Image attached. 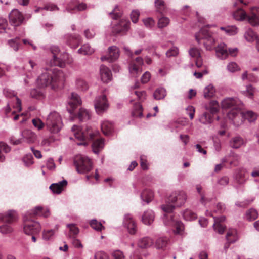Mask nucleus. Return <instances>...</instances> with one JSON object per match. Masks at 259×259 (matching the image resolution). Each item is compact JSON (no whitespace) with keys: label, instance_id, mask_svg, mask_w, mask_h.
<instances>
[{"label":"nucleus","instance_id":"obj_33","mask_svg":"<svg viewBox=\"0 0 259 259\" xmlns=\"http://www.w3.org/2000/svg\"><path fill=\"white\" fill-rule=\"evenodd\" d=\"M245 144L244 140L240 137L237 136L231 139L230 146L233 148H239Z\"/></svg>","mask_w":259,"mask_h":259},{"label":"nucleus","instance_id":"obj_48","mask_svg":"<svg viewBox=\"0 0 259 259\" xmlns=\"http://www.w3.org/2000/svg\"><path fill=\"white\" fill-rule=\"evenodd\" d=\"M199 121L200 122L204 124H209L212 122V117L209 113L204 112L200 117Z\"/></svg>","mask_w":259,"mask_h":259},{"label":"nucleus","instance_id":"obj_31","mask_svg":"<svg viewBox=\"0 0 259 259\" xmlns=\"http://www.w3.org/2000/svg\"><path fill=\"white\" fill-rule=\"evenodd\" d=\"M67 39V44L74 48H77L81 42V38L79 35H68Z\"/></svg>","mask_w":259,"mask_h":259},{"label":"nucleus","instance_id":"obj_36","mask_svg":"<svg viewBox=\"0 0 259 259\" xmlns=\"http://www.w3.org/2000/svg\"><path fill=\"white\" fill-rule=\"evenodd\" d=\"M141 198L143 201L148 203L152 201L153 198V193L150 190H145L141 193Z\"/></svg>","mask_w":259,"mask_h":259},{"label":"nucleus","instance_id":"obj_11","mask_svg":"<svg viewBox=\"0 0 259 259\" xmlns=\"http://www.w3.org/2000/svg\"><path fill=\"white\" fill-rule=\"evenodd\" d=\"M25 20L23 14L18 9H15L11 11L9 14V21L10 23L14 26L21 25Z\"/></svg>","mask_w":259,"mask_h":259},{"label":"nucleus","instance_id":"obj_44","mask_svg":"<svg viewBox=\"0 0 259 259\" xmlns=\"http://www.w3.org/2000/svg\"><path fill=\"white\" fill-rule=\"evenodd\" d=\"M257 217L258 212L256 210L250 208L246 212L245 218L249 221H251L256 219Z\"/></svg>","mask_w":259,"mask_h":259},{"label":"nucleus","instance_id":"obj_26","mask_svg":"<svg viewBox=\"0 0 259 259\" xmlns=\"http://www.w3.org/2000/svg\"><path fill=\"white\" fill-rule=\"evenodd\" d=\"M85 4L83 3L73 2L70 4L67 8V11L71 12L72 11H81L87 9Z\"/></svg>","mask_w":259,"mask_h":259},{"label":"nucleus","instance_id":"obj_63","mask_svg":"<svg viewBox=\"0 0 259 259\" xmlns=\"http://www.w3.org/2000/svg\"><path fill=\"white\" fill-rule=\"evenodd\" d=\"M139 16L140 12L139 10H134L132 11L131 13V18L133 23H136L138 22Z\"/></svg>","mask_w":259,"mask_h":259},{"label":"nucleus","instance_id":"obj_58","mask_svg":"<svg viewBox=\"0 0 259 259\" xmlns=\"http://www.w3.org/2000/svg\"><path fill=\"white\" fill-rule=\"evenodd\" d=\"M144 25L146 27L149 29L153 28L155 24V22L154 19L151 17L146 18L143 20Z\"/></svg>","mask_w":259,"mask_h":259},{"label":"nucleus","instance_id":"obj_21","mask_svg":"<svg viewBox=\"0 0 259 259\" xmlns=\"http://www.w3.org/2000/svg\"><path fill=\"white\" fill-rule=\"evenodd\" d=\"M215 49V52L217 57L221 59L227 58L228 55V52L227 46L224 43L219 44Z\"/></svg>","mask_w":259,"mask_h":259},{"label":"nucleus","instance_id":"obj_32","mask_svg":"<svg viewBox=\"0 0 259 259\" xmlns=\"http://www.w3.org/2000/svg\"><path fill=\"white\" fill-rule=\"evenodd\" d=\"M67 227L69 229V233L67 234V237L70 239L75 238L79 232L78 227L73 224H67Z\"/></svg>","mask_w":259,"mask_h":259},{"label":"nucleus","instance_id":"obj_1","mask_svg":"<svg viewBox=\"0 0 259 259\" xmlns=\"http://www.w3.org/2000/svg\"><path fill=\"white\" fill-rule=\"evenodd\" d=\"M65 80L62 71L56 68L45 69L37 79V85L40 89L50 86L52 89L58 88Z\"/></svg>","mask_w":259,"mask_h":259},{"label":"nucleus","instance_id":"obj_55","mask_svg":"<svg viewBox=\"0 0 259 259\" xmlns=\"http://www.w3.org/2000/svg\"><path fill=\"white\" fill-rule=\"evenodd\" d=\"M169 23V19L166 17H162L158 21L157 25L159 28H162L167 26Z\"/></svg>","mask_w":259,"mask_h":259},{"label":"nucleus","instance_id":"obj_47","mask_svg":"<svg viewBox=\"0 0 259 259\" xmlns=\"http://www.w3.org/2000/svg\"><path fill=\"white\" fill-rule=\"evenodd\" d=\"M104 144V141L102 139H98L94 141L92 144L94 152L96 153H98L100 149L103 147Z\"/></svg>","mask_w":259,"mask_h":259},{"label":"nucleus","instance_id":"obj_38","mask_svg":"<svg viewBox=\"0 0 259 259\" xmlns=\"http://www.w3.org/2000/svg\"><path fill=\"white\" fill-rule=\"evenodd\" d=\"M244 37L245 39L249 42H252L255 40L258 39L257 35L252 29H248L244 33Z\"/></svg>","mask_w":259,"mask_h":259},{"label":"nucleus","instance_id":"obj_52","mask_svg":"<svg viewBox=\"0 0 259 259\" xmlns=\"http://www.w3.org/2000/svg\"><path fill=\"white\" fill-rule=\"evenodd\" d=\"M6 224H4L1 226H0V232L2 234H7L13 232V228L10 226V224L12 222H11L10 223L8 222H6Z\"/></svg>","mask_w":259,"mask_h":259},{"label":"nucleus","instance_id":"obj_8","mask_svg":"<svg viewBox=\"0 0 259 259\" xmlns=\"http://www.w3.org/2000/svg\"><path fill=\"white\" fill-rule=\"evenodd\" d=\"M187 200V195L184 191H175L169 195L168 198V202H170L176 207H180L184 205Z\"/></svg>","mask_w":259,"mask_h":259},{"label":"nucleus","instance_id":"obj_10","mask_svg":"<svg viewBox=\"0 0 259 259\" xmlns=\"http://www.w3.org/2000/svg\"><path fill=\"white\" fill-rule=\"evenodd\" d=\"M94 106L98 114H101L106 111L109 107L106 96L102 94L97 96L94 101Z\"/></svg>","mask_w":259,"mask_h":259},{"label":"nucleus","instance_id":"obj_13","mask_svg":"<svg viewBox=\"0 0 259 259\" xmlns=\"http://www.w3.org/2000/svg\"><path fill=\"white\" fill-rule=\"evenodd\" d=\"M51 51L53 54V59L51 60L50 63L52 65L58 66L61 68L65 67V61L62 60L57 56L60 52L58 47L53 46L50 48Z\"/></svg>","mask_w":259,"mask_h":259},{"label":"nucleus","instance_id":"obj_50","mask_svg":"<svg viewBox=\"0 0 259 259\" xmlns=\"http://www.w3.org/2000/svg\"><path fill=\"white\" fill-rule=\"evenodd\" d=\"M132 115L134 117H141L142 116V106L139 103L135 104Z\"/></svg>","mask_w":259,"mask_h":259},{"label":"nucleus","instance_id":"obj_34","mask_svg":"<svg viewBox=\"0 0 259 259\" xmlns=\"http://www.w3.org/2000/svg\"><path fill=\"white\" fill-rule=\"evenodd\" d=\"M94 52V49L89 44H85L78 49V53L83 55H90Z\"/></svg>","mask_w":259,"mask_h":259},{"label":"nucleus","instance_id":"obj_35","mask_svg":"<svg viewBox=\"0 0 259 259\" xmlns=\"http://www.w3.org/2000/svg\"><path fill=\"white\" fill-rule=\"evenodd\" d=\"M43 211V207L38 206L34 208L33 209L28 211L24 217H28L29 219L35 216H41V212Z\"/></svg>","mask_w":259,"mask_h":259},{"label":"nucleus","instance_id":"obj_16","mask_svg":"<svg viewBox=\"0 0 259 259\" xmlns=\"http://www.w3.org/2000/svg\"><path fill=\"white\" fill-rule=\"evenodd\" d=\"M130 22L126 19H121L113 27V32L115 34L126 33L130 28Z\"/></svg>","mask_w":259,"mask_h":259},{"label":"nucleus","instance_id":"obj_45","mask_svg":"<svg viewBox=\"0 0 259 259\" xmlns=\"http://www.w3.org/2000/svg\"><path fill=\"white\" fill-rule=\"evenodd\" d=\"M166 95V90L163 88H160L157 89L154 93L153 96L154 99L156 100H161L164 98Z\"/></svg>","mask_w":259,"mask_h":259},{"label":"nucleus","instance_id":"obj_30","mask_svg":"<svg viewBox=\"0 0 259 259\" xmlns=\"http://www.w3.org/2000/svg\"><path fill=\"white\" fill-rule=\"evenodd\" d=\"M155 215L152 210H149L144 212L142 216V222L145 225H150L154 220Z\"/></svg>","mask_w":259,"mask_h":259},{"label":"nucleus","instance_id":"obj_42","mask_svg":"<svg viewBox=\"0 0 259 259\" xmlns=\"http://www.w3.org/2000/svg\"><path fill=\"white\" fill-rule=\"evenodd\" d=\"M76 87L82 91H85L89 89L88 83L82 78H77L75 81Z\"/></svg>","mask_w":259,"mask_h":259},{"label":"nucleus","instance_id":"obj_57","mask_svg":"<svg viewBox=\"0 0 259 259\" xmlns=\"http://www.w3.org/2000/svg\"><path fill=\"white\" fill-rule=\"evenodd\" d=\"M90 225L93 229L98 231L104 229V227L102 224L96 220H92L90 222Z\"/></svg>","mask_w":259,"mask_h":259},{"label":"nucleus","instance_id":"obj_51","mask_svg":"<svg viewBox=\"0 0 259 259\" xmlns=\"http://www.w3.org/2000/svg\"><path fill=\"white\" fill-rule=\"evenodd\" d=\"M154 4L157 12L162 13L166 9V5L163 0H155Z\"/></svg>","mask_w":259,"mask_h":259},{"label":"nucleus","instance_id":"obj_23","mask_svg":"<svg viewBox=\"0 0 259 259\" xmlns=\"http://www.w3.org/2000/svg\"><path fill=\"white\" fill-rule=\"evenodd\" d=\"M22 138L25 139L27 142L34 143L37 139V135L30 130L26 129L21 132Z\"/></svg>","mask_w":259,"mask_h":259},{"label":"nucleus","instance_id":"obj_60","mask_svg":"<svg viewBox=\"0 0 259 259\" xmlns=\"http://www.w3.org/2000/svg\"><path fill=\"white\" fill-rule=\"evenodd\" d=\"M109 14L113 19H117L121 17L122 13L119 10L118 6H116Z\"/></svg>","mask_w":259,"mask_h":259},{"label":"nucleus","instance_id":"obj_49","mask_svg":"<svg viewBox=\"0 0 259 259\" xmlns=\"http://www.w3.org/2000/svg\"><path fill=\"white\" fill-rule=\"evenodd\" d=\"M183 216L184 219L187 221H191L196 218V213L188 209L183 211Z\"/></svg>","mask_w":259,"mask_h":259},{"label":"nucleus","instance_id":"obj_37","mask_svg":"<svg viewBox=\"0 0 259 259\" xmlns=\"http://www.w3.org/2000/svg\"><path fill=\"white\" fill-rule=\"evenodd\" d=\"M91 114L89 111L81 108L78 113V118L80 121H85L90 118Z\"/></svg>","mask_w":259,"mask_h":259},{"label":"nucleus","instance_id":"obj_19","mask_svg":"<svg viewBox=\"0 0 259 259\" xmlns=\"http://www.w3.org/2000/svg\"><path fill=\"white\" fill-rule=\"evenodd\" d=\"M190 55L195 59V64L198 68H200L203 66V61L201 56L200 51L195 48L190 49L189 51Z\"/></svg>","mask_w":259,"mask_h":259},{"label":"nucleus","instance_id":"obj_39","mask_svg":"<svg viewBox=\"0 0 259 259\" xmlns=\"http://www.w3.org/2000/svg\"><path fill=\"white\" fill-rule=\"evenodd\" d=\"M153 243L152 239L148 237L141 239L138 243V246L142 248H146L151 246Z\"/></svg>","mask_w":259,"mask_h":259},{"label":"nucleus","instance_id":"obj_53","mask_svg":"<svg viewBox=\"0 0 259 259\" xmlns=\"http://www.w3.org/2000/svg\"><path fill=\"white\" fill-rule=\"evenodd\" d=\"M30 95L31 97L34 98H41L44 97V92L40 89H33L30 91Z\"/></svg>","mask_w":259,"mask_h":259},{"label":"nucleus","instance_id":"obj_6","mask_svg":"<svg viewBox=\"0 0 259 259\" xmlns=\"http://www.w3.org/2000/svg\"><path fill=\"white\" fill-rule=\"evenodd\" d=\"M28 217H24V224L23 230L28 235H36L39 233L41 227L39 222L29 220Z\"/></svg>","mask_w":259,"mask_h":259},{"label":"nucleus","instance_id":"obj_54","mask_svg":"<svg viewBox=\"0 0 259 259\" xmlns=\"http://www.w3.org/2000/svg\"><path fill=\"white\" fill-rule=\"evenodd\" d=\"M167 243V239L166 238L160 237L157 239L155 243V246L157 249H161L166 246Z\"/></svg>","mask_w":259,"mask_h":259},{"label":"nucleus","instance_id":"obj_20","mask_svg":"<svg viewBox=\"0 0 259 259\" xmlns=\"http://www.w3.org/2000/svg\"><path fill=\"white\" fill-rule=\"evenodd\" d=\"M100 74L101 79L104 82H108L112 79V73L110 70L105 65L100 66Z\"/></svg>","mask_w":259,"mask_h":259},{"label":"nucleus","instance_id":"obj_7","mask_svg":"<svg viewBox=\"0 0 259 259\" xmlns=\"http://www.w3.org/2000/svg\"><path fill=\"white\" fill-rule=\"evenodd\" d=\"M71 131L75 138L80 141L84 140L86 139H93L96 134L93 132L90 127H87L85 130L81 131L80 127L76 125L72 127Z\"/></svg>","mask_w":259,"mask_h":259},{"label":"nucleus","instance_id":"obj_27","mask_svg":"<svg viewBox=\"0 0 259 259\" xmlns=\"http://www.w3.org/2000/svg\"><path fill=\"white\" fill-rule=\"evenodd\" d=\"M164 217H166V215ZM168 217V215L166 216V217ZM169 217L170 218L169 225L176 227V230L175 231L176 233L181 234L184 230L183 224L180 221L175 220L171 214H169Z\"/></svg>","mask_w":259,"mask_h":259},{"label":"nucleus","instance_id":"obj_5","mask_svg":"<svg viewBox=\"0 0 259 259\" xmlns=\"http://www.w3.org/2000/svg\"><path fill=\"white\" fill-rule=\"evenodd\" d=\"M74 164L76 171L79 174H85L89 172L92 168L91 160L87 157L79 155L74 157Z\"/></svg>","mask_w":259,"mask_h":259},{"label":"nucleus","instance_id":"obj_61","mask_svg":"<svg viewBox=\"0 0 259 259\" xmlns=\"http://www.w3.org/2000/svg\"><path fill=\"white\" fill-rule=\"evenodd\" d=\"M18 38L9 40L8 44L15 51H17L19 50L20 44L17 42Z\"/></svg>","mask_w":259,"mask_h":259},{"label":"nucleus","instance_id":"obj_59","mask_svg":"<svg viewBox=\"0 0 259 259\" xmlns=\"http://www.w3.org/2000/svg\"><path fill=\"white\" fill-rule=\"evenodd\" d=\"M227 70L230 72H235L240 70L238 65L234 62H231L227 66Z\"/></svg>","mask_w":259,"mask_h":259},{"label":"nucleus","instance_id":"obj_9","mask_svg":"<svg viewBox=\"0 0 259 259\" xmlns=\"http://www.w3.org/2000/svg\"><path fill=\"white\" fill-rule=\"evenodd\" d=\"M143 64V59L140 57H137L134 60L131 61L128 70L131 76L137 77L142 72V66Z\"/></svg>","mask_w":259,"mask_h":259},{"label":"nucleus","instance_id":"obj_43","mask_svg":"<svg viewBox=\"0 0 259 259\" xmlns=\"http://www.w3.org/2000/svg\"><path fill=\"white\" fill-rule=\"evenodd\" d=\"M233 16L235 20L238 21H243L247 17L246 12L242 9H239L235 11Z\"/></svg>","mask_w":259,"mask_h":259},{"label":"nucleus","instance_id":"obj_29","mask_svg":"<svg viewBox=\"0 0 259 259\" xmlns=\"http://www.w3.org/2000/svg\"><path fill=\"white\" fill-rule=\"evenodd\" d=\"M101 128L102 132L105 135H110L113 130V126L111 122L105 120L101 124Z\"/></svg>","mask_w":259,"mask_h":259},{"label":"nucleus","instance_id":"obj_15","mask_svg":"<svg viewBox=\"0 0 259 259\" xmlns=\"http://www.w3.org/2000/svg\"><path fill=\"white\" fill-rule=\"evenodd\" d=\"M123 225L128 233L135 234L137 231V225L132 216L130 214H125L123 221Z\"/></svg>","mask_w":259,"mask_h":259},{"label":"nucleus","instance_id":"obj_64","mask_svg":"<svg viewBox=\"0 0 259 259\" xmlns=\"http://www.w3.org/2000/svg\"><path fill=\"white\" fill-rule=\"evenodd\" d=\"M179 53L178 49L176 47H173L169 49L166 53L167 57H170L172 56H176Z\"/></svg>","mask_w":259,"mask_h":259},{"label":"nucleus","instance_id":"obj_12","mask_svg":"<svg viewBox=\"0 0 259 259\" xmlns=\"http://www.w3.org/2000/svg\"><path fill=\"white\" fill-rule=\"evenodd\" d=\"M242 104V102L237 98H227L224 99L221 102L222 108L227 109L232 108V110L234 108L240 109Z\"/></svg>","mask_w":259,"mask_h":259},{"label":"nucleus","instance_id":"obj_28","mask_svg":"<svg viewBox=\"0 0 259 259\" xmlns=\"http://www.w3.org/2000/svg\"><path fill=\"white\" fill-rule=\"evenodd\" d=\"M226 237L229 243H234L239 238L237 230L234 229H229L227 232Z\"/></svg>","mask_w":259,"mask_h":259},{"label":"nucleus","instance_id":"obj_4","mask_svg":"<svg viewBox=\"0 0 259 259\" xmlns=\"http://www.w3.org/2000/svg\"><path fill=\"white\" fill-rule=\"evenodd\" d=\"M195 38L197 42L201 43L203 40V44L207 50H211L214 48L215 39L207 28H202L198 33L196 34Z\"/></svg>","mask_w":259,"mask_h":259},{"label":"nucleus","instance_id":"obj_2","mask_svg":"<svg viewBox=\"0 0 259 259\" xmlns=\"http://www.w3.org/2000/svg\"><path fill=\"white\" fill-rule=\"evenodd\" d=\"M228 117L235 126H238L243 123L244 119L250 122L254 121L257 118V115L252 111L243 112L240 109L234 108L229 112Z\"/></svg>","mask_w":259,"mask_h":259},{"label":"nucleus","instance_id":"obj_62","mask_svg":"<svg viewBox=\"0 0 259 259\" xmlns=\"http://www.w3.org/2000/svg\"><path fill=\"white\" fill-rule=\"evenodd\" d=\"M175 207V206L169 204H163L161 206L162 210L167 213H171L174 210Z\"/></svg>","mask_w":259,"mask_h":259},{"label":"nucleus","instance_id":"obj_3","mask_svg":"<svg viewBox=\"0 0 259 259\" xmlns=\"http://www.w3.org/2000/svg\"><path fill=\"white\" fill-rule=\"evenodd\" d=\"M47 130L52 134H57L63 126L62 119L56 112H51L47 116L45 122Z\"/></svg>","mask_w":259,"mask_h":259},{"label":"nucleus","instance_id":"obj_18","mask_svg":"<svg viewBox=\"0 0 259 259\" xmlns=\"http://www.w3.org/2000/svg\"><path fill=\"white\" fill-rule=\"evenodd\" d=\"M119 56V50L116 46H112L108 49V54L101 57L102 60H108L112 62L116 60Z\"/></svg>","mask_w":259,"mask_h":259},{"label":"nucleus","instance_id":"obj_14","mask_svg":"<svg viewBox=\"0 0 259 259\" xmlns=\"http://www.w3.org/2000/svg\"><path fill=\"white\" fill-rule=\"evenodd\" d=\"M246 171L245 169H239L234 176L235 185L236 189L242 187L247 180Z\"/></svg>","mask_w":259,"mask_h":259},{"label":"nucleus","instance_id":"obj_40","mask_svg":"<svg viewBox=\"0 0 259 259\" xmlns=\"http://www.w3.org/2000/svg\"><path fill=\"white\" fill-rule=\"evenodd\" d=\"M220 108L219 103L215 100L211 101L208 106L206 107V109L209 110L211 114L217 113Z\"/></svg>","mask_w":259,"mask_h":259},{"label":"nucleus","instance_id":"obj_46","mask_svg":"<svg viewBox=\"0 0 259 259\" xmlns=\"http://www.w3.org/2000/svg\"><path fill=\"white\" fill-rule=\"evenodd\" d=\"M220 29L225 31V33L229 35H234L237 33L238 29L235 26H228L220 27Z\"/></svg>","mask_w":259,"mask_h":259},{"label":"nucleus","instance_id":"obj_24","mask_svg":"<svg viewBox=\"0 0 259 259\" xmlns=\"http://www.w3.org/2000/svg\"><path fill=\"white\" fill-rule=\"evenodd\" d=\"M67 182L63 180L58 183H53L50 186V189L54 193L60 194L63 190V188L66 187Z\"/></svg>","mask_w":259,"mask_h":259},{"label":"nucleus","instance_id":"obj_22","mask_svg":"<svg viewBox=\"0 0 259 259\" xmlns=\"http://www.w3.org/2000/svg\"><path fill=\"white\" fill-rule=\"evenodd\" d=\"M251 15L248 17V22L252 26L259 25V19L257 15L259 16V8L254 7L251 9Z\"/></svg>","mask_w":259,"mask_h":259},{"label":"nucleus","instance_id":"obj_25","mask_svg":"<svg viewBox=\"0 0 259 259\" xmlns=\"http://www.w3.org/2000/svg\"><path fill=\"white\" fill-rule=\"evenodd\" d=\"M17 218V213L13 210L8 211L6 214L0 213V220H2L9 223L16 221Z\"/></svg>","mask_w":259,"mask_h":259},{"label":"nucleus","instance_id":"obj_41","mask_svg":"<svg viewBox=\"0 0 259 259\" xmlns=\"http://www.w3.org/2000/svg\"><path fill=\"white\" fill-rule=\"evenodd\" d=\"M215 92L214 87L210 84L206 87L203 91L204 97L205 98H209L213 97L214 95Z\"/></svg>","mask_w":259,"mask_h":259},{"label":"nucleus","instance_id":"obj_17","mask_svg":"<svg viewBox=\"0 0 259 259\" xmlns=\"http://www.w3.org/2000/svg\"><path fill=\"white\" fill-rule=\"evenodd\" d=\"M81 100L78 95L75 93H72L68 101V111L72 113L73 110L79 105L81 104Z\"/></svg>","mask_w":259,"mask_h":259},{"label":"nucleus","instance_id":"obj_56","mask_svg":"<svg viewBox=\"0 0 259 259\" xmlns=\"http://www.w3.org/2000/svg\"><path fill=\"white\" fill-rule=\"evenodd\" d=\"M32 122L33 126L38 131L42 130L45 126V123L38 118L33 119Z\"/></svg>","mask_w":259,"mask_h":259}]
</instances>
